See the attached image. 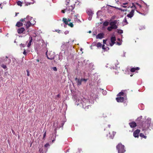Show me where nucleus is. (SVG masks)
<instances>
[{
  "mask_svg": "<svg viewBox=\"0 0 153 153\" xmlns=\"http://www.w3.org/2000/svg\"><path fill=\"white\" fill-rule=\"evenodd\" d=\"M46 54L47 58L50 59H54V61L56 63L58 62L59 61H60L62 59V56L61 53H60L59 55H57L55 56L54 52L52 51L48 52V51L46 53Z\"/></svg>",
  "mask_w": 153,
  "mask_h": 153,
  "instance_id": "obj_1",
  "label": "nucleus"
},
{
  "mask_svg": "<svg viewBox=\"0 0 153 153\" xmlns=\"http://www.w3.org/2000/svg\"><path fill=\"white\" fill-rule=\"evenodd\" d=\"M33 18L29 16H27L26 18L24 19H20L21 21H22L24 22H25V23H24V25H25L27 28L30 27L31 25H34L36 23L35 20L33 19Z\"/></svg>",
  "mask_w": 153,
  "mask_h": 153,
  "instance_id": "obj_2",
  "label": "nucleus"
},
{
  "mask_svg": "<svg viewBox=\"0 0 153 153\" xmlns=\"http://www.w3.org/2000/svg\"><path fill=\"white\" fill-rule=\"evenodd\" d=\"M139 128H142L143 131L147 130L149 127V124L146 121H143L140 120L139 123H138Z\"/></svg>",
  "mask_w": 153,
  "mask_h": 153,
  "instance_id": "obj_3",
  "label": "nucleus"
},
{
  "mask_svg": "<svg viewBox=\"0 0 153 153\" xmlns=\"http://www.w3.org/2000/svg\"><path fill=\"white\" fill-rule=\"evenodd\" d=\"M109 25L110 26L108 27L107 29L109 31H111L112 29H116L118 27V22L117 20H114L111 21Z\"/></svg>",
  "mask_w": 153,
  "mask_h": 153,
  "instance_id": "obj_4",
  "label": "nucleus"
},
{
  "mask_svg": "<svg viewBox=\"0 0 153 153\" xmlns=\"http://www.w3.org/2000/svg\"><path fill=\"white\" fill-rule=\"evenodd\" d=\"M107 40H103V45L105 44L108 46L109 45L111 46H112L115 43V42L116 41V38L114 36H112L111 38L110 41L109 42V44L107 43Z\"/></svg>",
  "mask_w": 153,
  "mask_h": 153,
  "instance_id": "obj_5",
  "label": "nucleus"
},
{
  "mask_svg": "<svg viewBox=\"0 0 153 153\" xmlns=\"http://www.w3.org/2000/svg\"><path fill=\"white\" fill-rule=\"evenodd\" d=\"M116 148L118 150V153H124L126 151L124 146L121 143H119L117 145Z\"/></svg>",
  "mask_w": 153,
  "mask_h": 153,
  "instance_id": "obj_6",
  "label": "nucleus"
},
{
  "mask_svg": "<svg viewBox=\"0 0 153 153\" xmlns=\"http://www.w3.org/2000/svg\"><path fill=\"white\" fill-rule=\"evenodd\" d=\"M0 62H4L5 65H7L10 63L11 60L7 56H6L0 59Z\"/></svg>",
  "mask_w": 153,
  "mask_h": 153,
  "instance_id": "obj_7",
  "label": "nucleus"
},
{
  "mask_svg": "<svg viewBox=\"0 0 153 153\" xmlns=\"http://www.w3.org/2000/svg\"><path fill=\"white\" fill-rule=\"evenodd\" d=\"M74 8V6L73 5H71V6L67 7L65 9V11L68 13H69L72 11Z\"/></svg>",
  "mask_w": 153,
  "mask_h": 153,
  "instance_id": "obj_8",
  "label": "nucleus"
},
{
  "mask_svg": "<svg viewBox=\"0 0 153 153\" xmlns=\"http://www.w3.org/2000/svg\"><path fill=\"white\" fill-rule=\"evenodd\" d=\"M79 14H76V15H74L72 17L74 19V21L75 22H81V21L80 20L78 19V17H79Z\"/></svg>",
  "mask_w": 153,
  "mask_h": 153,
  "instance_id": "obj_9",
  "label": "nucleus"
},
{
  "mask_svg": "<svg viewBox=\"0 0 153 153\" xmlns=\"http://www.w3.org/2000/svg\"><path fill=\"white\" fill-rule=\"evenodd\" d=\"M132 4L133 6H132L131 7H134V9L136 10L137 11V9L138 8H140L141 7V6L140 4L137 3H136L135 4V5H134L133 3Z\"/></svg>",
  "mask_w": 153,
  "mask_h": 153,
  "instance_id": "obj_10",
  "label": "nucleus"
},
{
  "mask_svg": "<svg viewBox=\"0 0 153 153\" xmlns=\"http://www.w3.org/2000/svg\"><path fill=\"white\" fill-rule=\"evenodd\" d=\"M140 132V130L137 129L133 133V136L135 137H138L139 134Z\"/></svg>",
  "mask_w": 153,
  "mask_h": 153,
  "instance_id": "obj_11",
  "label": "nucleus"
},
{
  "mask_svg": "<svg viewBox=\"0 0 153 153\" xmlns=\"http://www.w3.org/2000/svg\"><path fill=\"white\" fill-rule=\"evenodd\" d=\"M69 42L64 43L61 46V48L62 49L65 50L67 49L69 47V45L68 44Z\"/></svg>",
  "mask_w": 153,
  "mask_h": 153,
  "instance_id": "obj_12",
  "label": "nucleus"
},
{
  "mask_svg": "<svg viewBox=\"0 0 153 153\" xmlns=\"http://www.w3.org/2000/svg\"><path fill=\"white\" fill-rule=\"evenodd\" d=\"M75 79V80L76 81L77 85L80 86L81 85L82 82V79H80L76 77Z\"/></svg>",
  "mask_w": 153,
  "mask_h": 153,
  "instance_id": "obj_13",
  "label": "nucleus"
},
{
  "mask_svg": "<svg viewBox=\"0 0 153 153\" xmlns=\"http://www.w3.org/2000/svg\"><path fill=\"white\" fill-rule=\"evenodd\" d=\"M116 100L118 102H123L125 100L124 97H119L116 98Z\"/></svg>",
  "mask_w": 153,
  "mask_h": 153,
  "instance_id": "obj_14",
  "label": "nucleus"
},
{
  "mask_svg": "<svg viewBox=\"0 0 153 153\" xmlns=\"http://www.w3.org/2000/svg\"><path fill=\"white\" fill-rule=\"evenodd\" d=\"M104 34L103 33H100L98 34L96 36L97 39H101L104 37Z\"/></svg>",
  "mask_w": 153,
  "mask_h": 153,
  "instance_id": "obj_15",
  "label": "nucleus"
},
{
  "mask_svg": "<svg viewBox=\"0 0 153 153\" xmlns=\"http://www.w3.org/2000/svg\"><path fill=\"white\" fill-rule=\"evenodd\" d=\"M116 134V132L114 131H112L111 132H109L108 135L109 136L110 139H113Z\"/></svg>",
  "mask_w": 153,
  "mask_h": 153,
  "instance_id": "obj_16",
  "label": "nucleus"
},
{
  "mask_svg": "<svg viewBox=\"0 0 153 153\" xmlns=\"http://www.w3.org/2000/svg\"><path fill=\"white\" fill-rule=\"evenodd\" d=\"M129 124L131 127V128H134L137 126V124L134 122H131Z\"/></svg>",
  "mask_w": 153,
  "mask_h": 153,
  "instance_id": "obj_17",
  "label": "nucleus"
},
{
  "mask_svg": "<svg viewBox=\"0 0 153 153\" xmlns=\"http://www.w3.org/2000/svg\"><path fill=\"white\" fill-rule=\"evenodd\" d=\"M134 11V10L133 9L130 12V13L127 15V17L129 18H131L133 16Z\"/></svg>",
  "mask_w": 153,
  "mask_h": 153,
  "instance_id": "obj_18",
  "label": "nucleus"
},
{
  "mask_svg": "<svg viewBox=\"0 0 153 153\" xmlns=\"http://www.w3.org/2000/svg\"><path fill=\"white\" fill-rule=\"evenodd\" d=\"M25 30L24 28L21 27L19 28L17 30V32L19 33H22Z\"/></svg>",
  "mask_w": 153,
  "mask_h": 153,
  "instance_id": "obj_19",
  "label": "nucleus"
},
{
  "mask_svg": "<svg viewBox=\"0 0 153 153\" xmlns=\"http://www.w3.org/2000/svg\"><path fill=\"white\" fill-rule=\"evenodd\" d=\"M63 21L65 24L68 25V22H70L71 21V19H67L66 18H63Z\"/></svg>",
  "mask_w": 153,
  "mask_h": 153,
  "instance_id": "obj_20",
  "label": "nucleus"
},
{
  "mask_svg": "<svg viewBox=\"0 0 153 153\" xmlns=\"http://www.w3.org/2000/svg\"><path fill=\"white\" fill-rule=\"evenodd\" d=\"M87 13L89 16H92L94 13L93 11L91 10H87Z\"/></svg>",
  "mask_w": 153,
  "mask_h": 153,
  "instance_id": "obj_21",
  "label": "nucleus"
},
{
  "mask_svg": "<svg viewBox=\"0 0 153 153\" xmlns=\"http://www.w3.org/2000/svg\"><path fill=\"white\" fill-rule=\"evenodd\" d=\"M29 38L30 39L27 45V46L28 47H29L31 45V43L32 40V37L31 36H30Z\"/></svg>",
  "mask_w": 153,
  "mask_h": 153,
  "instance_id": "obj_22",
  "label": "nucleus"
},
{
  "mask_svg": "<svg viewBox=\"0 0 153 153\" xmlns=\"http://www.w3.org/2000/svg\"><path fill=\"white\" fill-rule=\"evenodd\" d=\"M139 69V68H132L130 70V71L131 72H134L135 70H137Z\"/></svg>",
  "mask_w": 153,
  "mask_h": 153,
  "instance_id": "obj_23",
  "label": "nucleus"
},
{
  "mask_svg": "<svg viewBox=\"0 0 153 153\" xmlns=\"http://www.w3.org/2000/svg\"><path fill=\"white\" fill-rule=\"evenodd\" d=\"M35 62L36 63L38 64V63L39 62L41 63L42 62V60L40 58H38L36 60Z\"/></svg>",
  "mask_w": 153,
  "mask_h": 153,
  "instance_id": "obj_24",
  "label": "nucleus"
},
{
  "mask_svg": "<svg viewBox=\"0 0 153 153\" xmlns=\"http://www.w3.org/2000/svg\"><path fill=\"white\" fill-rule=\"evenodd\" d=\"M96 46L98 48H100L101 47H102V45L101 44L100 42H98L97 43L96 45Z\"/></svg>",
  "mask_w": 153,
  "mask_h": 153,
  "instance_id": "obj_25",
  "label": "nucleus"
},
{
  "mask_svg": "<svg viewBox=\"0 0 153 153\" xmlns=\"http://www.w3.org/2000/svg\"><path fill=\"white\" fill-rule=\"evenodd\" d=\"M23 25V23L20 22H18L16 24V26L18 27H21Z\"/></svg>",
  "mask_w": 153,
  "mask_h": 153,
  "instance_id": "obj_26",
  "label": "nucleus"
},
{
  "mask_svg": "<svg viewBox=\"0 0 153 153\" xmlns=\"http://www.w3.org/2000/svg\"><path fill=\"white\" fill-rule=\"evenodd\" d=\"M128 24V22H127V21L126 20V18H125L123 20V22H122V24L123 25H126Z\"/></svg>",
  "mask_w": 153,
  "mask_h": 153,
  "instance_id": "obj_27",
  "label": "nucleus"
},
{
  "mask_svg": "<svg viewBox=\"0 0 153 153\" xmlns=\"http://www.w3.org/2000/svg\"><path fill=\"white\" fill-rule=\"evenodd\" d=\"M102 49L104 50L105 51H108L109 49V48L108 47H106V48H105V47L104 45H102Z\"/></svg>",
  "mask_w": 153,
  "mask_h": 153,
  "instance_id": "obj_28",
  "label": "nucleus"
},
{
  "mask_svg": "<svg viewBox=\"0 0 153 153\" xmlns=\"http://www.w3.org/2000/svg\"><path fill=\"white\" fill-rule=\"evenodd\" d=\"M73 5L74 6V7L75 6H80L79 3L78 1H75V3Z\"/></svg>",
  "mask_w": 153,
  "mask_h": 153,
  "instance_id": "obj_29",
  "label": "nucleus"
},
{
  "mask_svg": "<svg viewBox=\"0 0 153 153\" xmlns=\"http://www.w3.org/2000/svg\"><path fill=\"white\" fill-rule=\"evenodd\" d=\"M124 93L123 92H120L117 95V96L118 97H121L120 96H123Z\"/></svg>",
  "mask_w": 153,
  "mask_h": 153,
  "instance_id": "obj_30",
  "label": "nucleus"
},
{
  "mask_svg": "<svg viewBox=\"0 0 153 153\" xmlns=\"http://www.w3.org/2000/svg\"><path fill=\"white\" fill-rule=\"evenodd\" d=\"M140 136L143 138H144L146 139L147 137L146 136H145L144 134L142 133H141L140 134Z\"/></svg>",
  "mask_w": 153,
  "mask_h": 153,
  "instance_id": "obj_31",
  "label": "nucleus"
},
{
  "mask_svg": "<svg viewBox=\"0 0 153 153\" xmlns=\"http://www.w3.org/2000/svg\"><path fill=\"white\" fill-rule=\"evenodd\" d=\"M109 23L108 22H105L103 23V25L104 26H107L109 25Z\"/></svg>",
  "mask_w": 153,
  "mask_h": 153,
  "instance_id": "obj_32",
  "label": "nucleus"
},
{
  "mask_svg": "<svg viewBox=\"0 0 153 153\" xmlns=\"http://www.w3.org/2000/svg\"><path fill=\"white\" fill-rule=\"evenodd\" d=\"M85 105H86V106H85V107H84V108L85 109L88 108V107L89 106H90L89 105H86V104H85V105H84V104H82V106H83V108H84V107L85 106Z\"/></svg>",
  "mask_w": 153,
  "mask_h": 153,
  "instance_id": "obj_33",
  "label": "nucleus"
},
{
  "mask_svg": "<svg viewBox=\"0 0 153 153\" xmlns=\"http://www.w3.org/2000/svg\"><path fill=\"white\" fill-rule=\"evenodd\" d=\"M17 4L18 5L21 6H22V3L20 1H19L17 2Z\"/></svg>",
  "mask_w": 153,
  "mask_h": 153,
  "instance_id": "obj_34",
  "label": "nucleus"
},
{
  "mask_svg": "<svg viewBox=\"0 0 153 153\" xmlns=\"http://www.w3.org/2000/svg\"><path fill=\"white\" fill-rule=\"evenodd\" d=\"M39 152L40 153H43V149L42 148H40L39 149Z\"/></svg>",
  "mask_w": 153,
  "mask_h": 153,
  "instance_id": "obj_35",
  "label": "nucleus"
},
{
  "mask_svg": "<svg viewBox=\"0 0 153 153\" xmlns=\"http://www.w3.org/2000/svg\"><path fill=\"white\" fill-rule=\"evenodd\" d=\"M117 30V32L120 34L122 33L123 32V30Z\"/></svg>",
  "mask_w": 153,
  "mask_h": 153,
  "instance_id": "obj_36",
  "label": "nucleus"
},
{
  "mask_svg": "<svg viewBox=\"0 0 153 153\" xmlns=\"http://www.w3.org/2000/svg\"><path fill=\"white\" fill-rule=\"evenodd\" d=\"M128 4V3L127 2H126V3H123V5H122V6L123 7L126 8L127 7L126 6H125V5H126V4Z\"/></svg>",
  "mask_w": 153,
  "mask_h": 153,
  "instance_id": "obj_37",
  "label": "nucleus"
},
{
  "mask_svg": "<svg viewBox=\"0 0 153 153\" xmlns=\"http://www.w3.org/2000/svg\"><path fill=\"white\" fill-rule=\"evenodd\" d=\"M68 25L69 26H70V27H73V26H74V25L72 23H70L69 24H68Z\"/></svg>",
  "mask_w": 153,
  "mask_h": 153,
  "instance_id": "obj_38",
  "label": "nucleus"
},
{
  "mask_svg": "<svg viewBox=\"0 0 153 153\" xmlns=\"http://www.w3.org/2000/svg\"><path fill=\"white\" fill-rule=\"evenodd\" d=\"M27 52L26 51V50L24 49V51L23 52V54L25 55H27Z\"/></svg>",
  "mask_w": 153,
  "mask_h": 153,
  "instance_id": "obj_39",
  "label": "nucleus"
},
{
  "mask_svg": "<svg viewBox=\"0 0 153 153\" xmlns=\"http://www.w3.org/2000/svg\"><path fill=\"white\" fill-rule=\"evenodd\" d=\"M46 136V132H45L44 134L43 139H45V138Z\"/></svg>",
  "mask_w": 153,
  "mask_h": 153,
  "instance_id": "obj_40",
  "label": "nucleus"
},
{
  "mask_svg": "<svg viewBox=\"0 0 153 153\" xmlns=\"http://www.w3.org/2000/svg\"><path fill=\"white\" fill-rule=\"evenodd\" d=\"M20 46L21 47H24L26 46V45L24 44H21L20 45Z\"/></svg>",
  "mask_w": 153,
  "mask_h": 153,
  "instance_id": "obj_41",
  "label": "nucleus"
},
{
  "mask_svg": "<svg viewBox=\"0 0 153 153\" xmlns=\"http://www.w3.org/2000/svg\"><path fill=\"white\" fill-rule=\"evenodd\" d=\"M92 16H89V17H88V19L89 20H91L92 19Z\"/></svg>",
  "mask_w": 153,
  "mask_h": 153,
  "instance_id": "obj_42",
  "label": "nucleus"
},
{
  "mask_svg": "<svg viewBox=\"0 0 153 153\" xmlns=\"http://www.w3.org/2000/svg\"><path fill=\"white\" fill-rule=\"evenodd\" d=\"M51 69L55 71L57 70L56 68H52V69Z\"/></svg>",
  "mask_w": 153,
  "mask_h": 153,
  "instance_id": "obj_43",
  "label": "nucleus"
},
{
  "mask_svg": "<svg viewBox=\"0 0 153 153\" xmlns=\"http://www.w3.org/2000/svg\"><path fill=\"white\" fill-rule=\"evenodd\" d=\"M69 32L68 31L66 30L64 32V33L66 35L68 34L69 33Z\"/></svg>",
  "mask_w": 153,
  "mask_h": 153,
  "instance_id": "obj_44",
  "label": "nucleus"
},
{
  "mask_svg": "<svg viewBox=\"0 0 153 153\" xmlns=\"http://www.w3.org/2000/svg\"><path fill=\"white\" fill-rule=\"evenodd\" d=\"M48 146H49V144L48 143H47L44 146L45 147H47Z\"/></svg>",
  "mask_w": 153,
  "mask_h": 153,
  "instance_id": "obj_45",
  "label": "nucleus"
},
{
  "mask_svg": "<svg viewBox=\"0 0 153 153\" xmlns=\"http://www.w3.org/2000/svg\"><path fill=\"white\" fill-rule=\"evenodd\" d=\"M82 81H83L85 82H86L87 80V79H82Z\"/></svg>",
  "mask_w": 153,
  "mask_h": 153,
  "instance_id": "obj_46",
  "label": "nucleus"
},
{
  "mask_svg": "<svg viewBox=\"0 0 153 153\" xmlns=\"http://www.w3.org/2000/svg\"><path fill=\"white\" fill-rule=\"evenodd\" d=\"M55 31L59 33H60V31H61L60 30H58V29H56V30H55Z\"/></svg>",
  "mask_w": 153,
  "mask_h": 153,
  "instance_id": "obj_47",
  "label": "nucleus"
},
{
  "mask_svg": "<svg viewBox=\"0 0 153 153\" xmlns=\"http://www.w3.org/2000/svg\"><path fill=\"white\" fill-rule=\"evenodd\" d=\"M27 76H30V74H29V72L28 71V70H27Z\"/></svg>",
  "mask_w": 153,
  "mask_h": 153,
  "instance_id": "obj_48",
  "label": "nucleus"
},
{
  "mask_svg": "<svg viewBox=\"0 0 153 153\" xmlns=\"http://www.w3.org/2000/svg\"><path fill=\"white\" fill-rule=\"evenodd\" d=\"M120 10L122 11H126V9H122L121 8V10Z\"/></svg>",
  "mask_w": 153,
  "mask_h": 153,
  "instance_id": "obj_49",
  "label": "nucleus"
},
{
  "mask_svg": "<svg viewBox=\"0 0 153 153\" xmlns=\"http://www.w3.org/2000/svg\"><path fill=\"white\" fill-rule=\"evenodd\" d=\"M36 33H34L33 34V36H34V37H36Z\"/></svg>",
  "mask_w": 153,
  "mask_h": 153,
  "instance_id": "obj_50",
  "label": "nucleus"
},
{
  "mask_svg": "<svg viewBox=\"0 0 153 153\" xmlns=\"http://www.w3.org/2000/svg\"><path fill=\"white\" fill-rule=\"evenodd\" d=\"M122 1H123V0H120L119 2L120 3L122 4L123 3Z\"/></svg>",
  "mask_w": 153,
  "mask_h": 153,
  "instance_id": "obj_51",
  "label": "nucleus"
},
{
  "mask_svg": "<svg viewBox=\"0 0 153 153\" xmlns=\"http://www.w3.org/2000/svg\"><path fill=\"white\" fill-rule=\"evenodd\" d=\"M1 67H7V65H4L3 64V66H1Z\"/></svg>",
  "mask_w": 153,
  "mask_h": 153,
  "instance_id": "obj_52",
  "label": "nucleus"
},
{
  "mask_svg": "<svg viewBox=\"0 0 153 153\" xmlns=\"http://www.w3.org/2000/svg\"><path fill=\"white\" fill-rule=\"evenodd\" d=\"M57 97H60V94H58L57 95Z\"/></svg>",
  "mask_w": 153,
  "mask_h": 153,
  "instance_id": "obj_53",
  "label": "nucleus"
},
{
  "mask_svg": "<svg viewBox=\"0 0 153 153\" xmlns=\"http://www.w3.org/2000/svg\"><path fill=\"white\" fill-rule=\"evenodd\" d=\"M114 7L116 8V9H118V10H121V8H118V7Z\"/></svg>",
  "mask_w": 153,
  "mask_h": 153,
  "instance_id": "obj_54",
  "label": "nucleus"
},
{
  "mask_svg": "<svg viewBox=\"0 0 153 153\" xmlns=\"http://www.w3.org/2000/svg\"><path fill=\"white\" fill-rule=\"evenodd\" d=\"M69 1H70V0H66L67 2L68 3H69Z\"/></svg>",
  "mask_w": 153,
  "mask_h": 153,
  "instance_id": "obj_55",
  "label": "nucleus"
},
{
  "mask_svg": "<svg viewBox=\"0 0 153 153\" xmlns=\"http://www.w3.org/2000/svg\"><path fill=\"white\" fill-rule=\"evenodd\" d=\"M121 43H119V42H117V44L119 45H121Z\"/></svg>",
  "mask_w": 153,
  "mask_h": 153,
  "instance_id": "obj_56",
  "label": "nucleus"
},
{
  "mask_svg": "<svg viewBox=\"0 0 153 153\" xmlns=\"http://www.w3.org/2000/svg\"><path fill=\"white\" fill-rule=\"evenodd\" d=\"M82 50H83V49L82 48H81L80 49V51L82 52V53H83V52L82 51Z\"/></svg>",
  "mask_w": 153,
  "mask_h": 153,
  "instance_id": "obj_57",
  "label": "nucleus"
},
{
  "mask_svg": "<svg viewBox=\"0 0 153 153\" xmlns=\"http://www.w3.org/2000/svg\"><path fill=\"white\" fill-rule=\"evenodd\" d=\"M65 10H62V13H65Z\"/></svg>",
  "mask_w": 153,
  "mask_h": 153,
  "instance_id": "obj_58",
  "label": "nucleus"
},
{
  "mask_svg": "<svg viewBox=\"0 0 153 153\" xmlns=\"http://www.w3.org/2000/svg\"><path fill=\"white\" fill-rule=\"evenodd\" d=\"M117 2H119L120 0H115Z\"/></svg>",
  "mask_w": 153,
  "mask_h": 153,
  "instance_id": "obj_59",
  "label": "nucleus"
},
{
  "mask_svg": "<svg viewBox=\"0 0 153 153\" xmlns=\"http://www.w3.org/2000/svg\"><path fill=\"white\" fill-rule=\"evenodd\" d=\"M100 12V11H98L97 12V16H98V13L99 12Z\"/></svg>",
  "mask_w": 153,
  "mask_h": 153,
  "instance_id": "obj_60",
  "label": "nucleus"
},
{
  "mask_svg": "<svg viewBox=\"0 0 153 153\" xmlns=\"http://www.w3.org/2000/svg\"><path fill=\"white\" fill-rule=\"evenodd\" d=\"M55 139H54L53 140H52V143H53L55 141Z\"/></svg>",
  "mask_w": 153,
  "mask_h": 153,
  "instance_id": "obj_61",
  "label": "nucleus"
},
{
  "mask_svg": "<svg viewBox=\"0 0 153 153\" xmlns=\"http://www.w3.org/2000/svg\"><path fill=\"white\" fill-rule=\"evenodd\" d=\"M110 126H110V125H108V127L109 128H110Z\"/></svg>",
  "mask_w": 153,
  "mask_h": 153,
  "instance_id": "obj_62",
  "label": "nucleus"
},
{
  "mask_svg": "<svg viewBox=\"0 0 153 153\" xmlns=\"http://www.w3.org/2000/svg\"><path fill=\"white\" fill-rule=\"evenodd\" d=\"M91 30L89 31V32H88V33H91Z\"/></svg>",
  "mask_w": 153,
  "mask_h": 153,
  "instance_id": "obj_63",
  "label": "nucleus"
},
{
  "mask_svg": "<svg viewBox=\"0 0 153 153\" xmlns=\"http://www.w3.org/2000/svg\"><path fill=\"white\" fill-rule=\"evenodd\" d=\"M96 35V34H95V33H93V36H95Z\"/></svg>",
  "mask_w": 153,
  "mask_h": 153,
  "instance_id": "obj_64",
  "label": "nucleus"
}]
</instances>
